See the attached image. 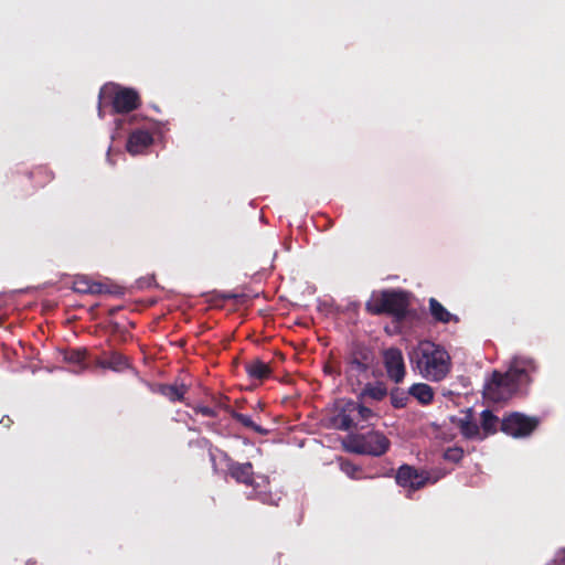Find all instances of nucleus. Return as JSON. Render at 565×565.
Here are the masks:
<instances>
[{
    "mask_svg": "<svg viewBox=\"0 0 565 565\" xmlns=\"http://www.w3.org/2000/svg\"><path fill=\"white\" fill-rule=\"evenodd\" d=\"M259 495V499L263 501V502H267L265 497L260 495V493L258 494Z\"/></svg>",
    "mask_w": 565,
    "mask_h": 565,
    "instance_id": "nucleus-33",
    "label": "nucleus"
},
{
    "mask_svg": "<svg viewBox=\"0 0 565 565\" xmlns=\"http://www.w3.org/2000/svg\"><path fill=\"white\" fill-rule=\"evenodd\" d=\"M408 394L423 405H429L434 399V390L426 383H415L408 388Z\"/></svg>",
    "mask_w": 565,
    "mask_h": 565,
    "instance_id": "nucleus-17",
    "label": "nucleus"
},
{
    "mask_svg": "<svg viewBox=\"0 0 565 565\" xmlns=\"http://www.w3.org/2000/svg\"><path fill=\"white\" fill-rule=\"evenodd\" d=\"M86 354L87 351L85 349H74L66 352L64 359L71 364L82 366L86 360Z\"/></svg>",
    "mask_w": 565,
    "mask_h": 565,
    "instance_id": "nucleus-23",
    "label": "nucleus"
},
{
    "mask_svg": "<svg viewBox=\"0 0 565 565\" xmlns=\"http://www.w3.org/2000/svg\"><path fill=\"white\" fill-rule=\"evenodd\" d=\"M361 401H345L333 417L334 426L340 430H350L358 428L360 424L370 423L376 414Z\"/></svg>",
    "mask_w": 565,
    "mask_h": 565,
    "instance_id": "nucleus-6",
    "label": "nucleus"
},
{
    "mask_svg": "<svg viewBox=\"0 0 565 565\" xmlns=\"http://www.w3.org/2000/svg\"><path fill=\"white\" fill-rule=\"evenodd\" d=\"M448 473L447 470L441 468H436L431 470H425V476L427 477V484H435L440 479H443Z\"/></svg>",
    "mask_w": 565,
    "mask_h": 565,
    "instance_id": "nucleus-26",
    "label": "nucleus"
},
{
    "mask_svg": "<svg viewBox=\"0 0 565 565\" xmlns=\"http://www.w3.org/2000/svg\"><path fill=\"white\" fill-rule=\"evenodd\" d=\"M391 404L394 408H404L408 403V392L395 387L390 393Z\"/></svg>",
    "mask_w": 565,
    "mask_h": 565,
    "instance_id": "nucleus-22",
    "label": "nucleus"
},
{
    "mask_svg": "<svg viewBox=\"0 0 565 565\" xmlns=\"http://www.w3.org/2000/svg\"><path fill=\"white\" fill-rule=\"evenodd\" d=\"M412 370L430 382H440L451 371L450 354L441 345L430 341L420 342L409 353Z\"/></svg>",
    "mask_w": 565,
    "mask_h": 565,
    "instance_id": "nucleus-2",
    "label": "nucleus"
},
{
    "mask_svg": "<svg viewBox=\"0 0 565 565\" xmlns=\"http://www.w3.org/2000/svg\"><path fill=\"white\" fill-rule=\"evenodd\" d=\"M429 313L436 322L449 323L459 322V318L456 315L449 312L436 298H430L428 301Z\"/></svg>",
    "mask_w": 565,
    "mask_h": 565,
    "instance_id": "nucleus-15",
    "label": "nucleus"
},
{
    "mask_svg": "<svg viewBox=\"0 0 565 565\" xmlns=\"http://www.w3.org/2000/svg\"><path fill=\"white\" fill-rule=\"evenodd\" d=\"M388 438L380 431L358 435L353 439L352 451L360 455L382 456L390 448Z\"/></svg>",
    "mask_w": 565,
    "mask_h": 565,
    "instance_id": "nucleus-9",
    "label": "nucleus"
},
{
    "mask_svg": "<svg viewBox=\"0 0 565 565\" xmlns=\"http://www.w3.org/2000/svg\"><path fill=\"white\" fill-rule=\"evenodd\" d=\"M247 375L253 380L264 381L271 375L270 366L259 359H254L245 364Z\"/></svg>",
    "mask_w": 565,
    "mask_h": 565,
    "instance_id": "nucleus-16",
    "label": "nucleus"
},
{
    "mask_svg": "<svg viewBox=\"0 0 565 565\" xmlns=\"http://www.w3.org/2000/svg\"><path fill=\"white\" fill-rule=\"evenodd\" d=\"M153 143L152 135L142 129L131 131L127 139L126 149L131 154H140Z\"/></svg>",
    "mask_w": 565,
    "mask_h": 565,
    "instance_id": "nucleus-12",
    "label": "nucleus"
},
{
    "mask_svg": "<svg viewBox=\"0 0 565 565\" xmlns=\"http://www.w3.org/2000/svg\"><path fill=\"white\" fill-rule=\"evenodd\" d=\"M140 105L141 98L136 89L108 83L98 94V117L104 118L106 106L111 107V114H128L138 109Z\"/></svg>",
    "mask_w": 565,
    "mask_h": 565,
    "instance_id": "nucleus-4",
    "label": "nucleus"
},
{
    "mask_svg": "<svg viewBox=\"0 0 565 565\" xmlns=\"http://www.w3.org/2000/svg\"><path fill=\"white\" fill-rule=\"evenodd\" d=\"M90 279L86 276H77L73 282V290L78 294H89Z\"/></svg>",
    "mask_w": 565,
    "mask_h": 565,
    "instance_id": "nucleus-24",
    "label": "nucleus"
},
{
    "mask_svg": "<svg viewBox=\"0 0 565 565\" xmlns=\"http://www.w3.org/2000/svg\"><path fill=\"white\" fill-rule=\"evenodd\" d=\"M409 294L401 289H385L373 292L365 303V310L373 316L387 315L395 321H403L408 315Z\"/></svg>",
    "mask_w": 565,
    "mask_h": 565,
    "instance_id": "nucleus-3",
    "label": "nucleus"
},
{
    "mask_svg": "<svg viewBox=\"0 0 565 565\" xmlns=\"http://www.w3.org/2000/svg\"><path fill=\"white\" fill-rule=\"evenodd\" d=\"M501 425V422L498 416H495L490 409H484L481 413V423L480 427L483 430V438L493 435L498 431V426Z\"/></svg>",
    "mask_w": 565,
    "mask_h": 565,
    "instance_id": "nucleus-20",
    "label": "nucleus"
},
{
    "mask_svg": "<svg viewBox=\"0 0 565 565\" xmlns=\"http://www.w3.org/2000/svg\"><path fill=\"white\" fill-rule=\"evenodd\" d=\"M539 366L534 359L519 355L514 356L505 373L494 371L486 390L494 401L505 399L512 394L523 391L533 381L532 376L537 372Z\"/></svg>",
    "mask_w": 565,
    "mask_h": 565,
    "instance_id": "nucleus-1",
    "label": "nucleus"
},
{
    "mask_svg": "<svg viewBox=\"0 0 565 565\" xmlns=\"http://www.w3.org/2000/svg\"><path fill=\"white\" fill-rule=\"evenodd\" d=\"M388 394L386 384L382 381L371 383L366 381L361 388L356 392L359 401L364 402L366 398L375 402L383 401Z\"/></svg>",
    "mask_w": 565,
    "mask_h": 565,
    "instance_id": "nucleus-13",
    "label": "nucleus"
},
{
    "mask_svg": "<svg viewBox=\"0 0 565 565\" xmlns=\"http://www.w3.org/2000/svg\"><path fill=\"white\" fill-rule=\"evenodd\" d=\"M193 411L195 414H200L205 417L214 418L217 416V411L209 406L198 405L193 407Z\"/></svg>",
    "mask_w": 565,
    "mask_h": 565,
    "instance_id": "nucleus-27",
    "label": "nucleus"
},
{
    "mask_svg": "<svg viewBox=\"0 0 565 565\" xmlns=\"http://www.w3.org/2000/svg\"><path fill=\"white\" fill-rule=\"evenodd\" d=\"M458 427L463 437L468 439L480 438L483 437L480 435V427L478 424L472 420L471 413L469 412L465 417L459 419Z\"/></svg>",
    "mask_w": 565,
    "mask_h": 565,
    "instance_id": "nucleus-18",
    "label": "nucleus"
},
{
    "mask_svg": "<svg viewBox=\"0 0 565 565\" xmlns=\"http://www.w3.org/2000/svg\"><path fill=\"white\" fill-rule=\"evenodd\" d=\"M539 425L537 417L513 412L501 419L500 430L514 438H524L530 436Z\"/></svg>",
    "mask_w": 565,
    "mask_h": 565,
    "instance_id": "nucleus-7",
    "label": "nucleus"
},
{
    "mask_svg": "<svg viewBox=\"0 0 565 565\" xmlns=\"http://www.w3.org/2000/svg\"><path fill=\"white\" fill-rule=\"evenodd\" d=\"M324 371H326V372H331V367L327 365V366L324 367Z\"/></svg>",
    "mask_w": 565,
    "mask_h": 565,
    "instance_id": "nucleus-34",
    "label": "nucleus"
},
{
    "mask_svg": "<svg viewBox=\"0 0 565 565\" xmlns=\"http://www.w3.org/2000/svg\"><path fill=\"white\" fill-rule=\"evenodd\" d=\"M374 363L373 351L362 344L352 347L345 358V379L353 393H356L370 379V370Z\"/></svg>",
    "mask_w": 565,
    "mask_h": 565,
    "instance_id": "nucleus-5",
    "label": "nucleus"
},
{
    "mask_svg": "<svg viewBox=\"0 0 565 565\" xmlns=\"http://www.w3.org/2000/svg\"><path fill=\"white\" fill-rule=\"evenodd\" d=\"M97 365L103 369H109L116 372H121L129 367L128 359L116 351H113L104 358L98 359Z\"/></svg>",
    "mask_w": 565,
    "mask_h": 565,
    "instance_id": "nucleus-14",
    "label": "nucleus"
},
{
    "mask_svg": "<svg viewBox=\"0 0 565 565\" xmlns=\"http://www.w3.org/2000/svg\"><path fill=\"white\" fill-rule=\"evenodd\" d=\"M121 309V307H113L108 310V315L111 317V316H115L119 310Z\"/></svg>",
    "mask_w": 565,
    "mask_h": 565,
    "instance_id": "nucleus-32",
    "label": "nucleus"
},
{
    "mask_svg": "<svg viewBox=\"0 0 565 565\" xmlns=\"http://www.w3.org/2000/svg\"><path fill=\"white\" fill-rule=\"evenodd\" d=\"M12 424L13 420L8 415L2 416L0 419V425H2L4 428H10Z\"/></svg>",
    "mask_w": 565,
    "mask_h": 565,
    "instance_id": "nucleus-29",
    "label": "nucleus"
},
{
    "mask_svg": "<svg viewBox=\"0 0 565 565\" xmlns=\"http://www.w3.org/2000/svg\"><path fill=\"white\" fill-rule=\"evenodd\" d=\"M216 454H218L225 461L227 468V475L233 478L236 482L245 486L254 487L256 490L257 486H254V468L252 462H237L228 457V455L220 450L218 448L210 447L209 456L213 466H215Z\"/></svg>",
    "mask_w": 565,
    "mask_h": 565,
    "instance_id": "nucleus-8",
    "label": "nucleus"
},
{
    "mask_svg": "<svg viewBox=\"0 0 565 565\" xmlns=\"http://www.w3.org/2000/svg\"><path fill=\"white\" fill-rule=\"evenodd\" d=\"M106 292H110V291L107 289V287L104 284L90 280V288H89L90 295H100V294H106Z\"/></svg>",
    "mask_w": 565,
    "mask_h": 565,
    "instance_id": "nucleus-28",
    "label": "nucleus"
},
{
    "mask_svg": "<svg viewBox=\"0 0 565 565\" xmlns=\"http://www.w3.org/2000/svg\"><path fill=\"white\" fill-rule=\"evenodd\" d=\"M232 418L239 423L241 425H243L244 427L246 428H249L252 429L253 431L259 434V435H267L268 434V429L257 425L252 418L250 416L246 415V414H242V413H238V412H235L233 411L232 414H231Z\"/></svg>",
    "mask_w": 565,
    "mask_h": 565,
    "instance_id": "nucleus-21",
    "label": "nucleus"
},
{
    "mask_svg": "<svg viewBox=\"0 0 565 565\" xmlns=\"http://www.w3.org/2000/svg\"><path fill=\"white\" fill-rule=\"evenodd\" d=\"M383 364L387 377L395 384H399L406 376V367L403 353L397 348H388L383 352Z\"/></svg>",
    "mask_w": 565,
    "mask_h": 565,
    "instance_id": "nucleus-10",
    "label": "nucleus"
},
{
    "mask_svg": "<svg viewBox=\"0 0 565 565\" xmlns=\"http://www.w3.org/2000/svg\"><path fill=\"white\" fill-rule=\"evenodd\" d=\"M221 297H222V299H224V300H228V299H236V298H238L239 296H238V295H236V294H231V292H228V294H223Z\"/></svg>",
    "mask_w": 565,
    "mask_h": 565,
    "instance_id": "nucleus-30",
    "label": "nucleus"
},
{
    "mask_svg": "<svg viewBox=\"0 0 565 565\" xmlns=\"http://www.w3.org/2000/svg\"><path fill=\"white\" fill-rule=\"evenodd\" d=\"M159 392L171 402H183L188 386L184 384H163Z\"/></svg>",
    "mask_w": 565,
    "mask_h": 565,
    "instance_id": "nucleus-19",
    "label": "nucleus"
},
{
    "mask_svg": "<svg viewBox=\"0 0 565 565\" xmlns=\"http://www.w3.org/2000/svg\"><path fill=\"white\" fill-rule=\"evenodd\" d=\"M463 458V449L460 447H449L444 452V459L451 462H459Z\"/></svg>",
    "mask_w": 565,
    "mask_h": 565,
    "instance_id": "nucleus-25",
    "label": "nucleus"
},
{
    "mask_svg": "<svg viewBox=\"0 0 565 565\" xmlns=\"http://www.w3.org/2000/svg\"><path fill=\"white\" fill-rule=\"evenodd\" d=\"M557 565H565V550L562 552V554L557 558Z\"/></svg>",
    "mask_w": 565,
    "mask_h": 565,
    "instance_id": "nucleus-31",
    "label": "nucleus"
},
{
    "mask_svg": "<svg viewBox=\"0 0 565 565\" xmlns=\"http://www.w3.org/2000/svg\"><path fill=\"white\" fill-rule=\"evenodd\" d=\"M396 483L411 491H417L427 486L425 470L416 469L409 465H402L395 476Z\"/></svg>",
    "mask_w": 565,
    "mask_h": 565,
    "instance_id": "nucleus-11",
    "label": "nucleus"
}]
</instances>
